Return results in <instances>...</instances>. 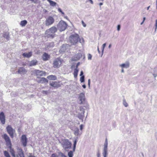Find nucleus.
<instances>
[{
  "instance_id": "nucleus-24",
  "label": "nucleus",
  "mask_w": 157,
  "mask_h": 157,
  "mask_svg": "<svg viewBox=\"0 0 157 157\" xmlns=\"http://www.w3.org/2000/svg\"><path fill=\"white\" fill-rule=\"evenodd\" d=\"M50 85L55 88H58L60 86V85L57 82H54L50 83Z\"/></svg>"
},
{
  "instance_id": "nucleus-21",
  "label": "nucleus",
  "mask_w": 157,
  "mask_h": 157,
  "mask_svg": "<svg viewBox=\"0 0 157 157\" xmlns=\"http://www.w3.org/2000/svg\"><path fill=\"white\" fill-rule=\"evenodd\" d=\"M37 61L36 59H34L29 61L28 64L29 66L32 67L36 65L37 64Z\"/></svg>"
},
{
  "instance_id": "nucleus-64",
  "label": "nucleus",
  "mask_w": 157,
  "mask_h": 157,
  "mask_svg": "<svg viewBox=\"0 0 157 157\" xmlns=\"http://www.w3.org/2000/svg\"><path fill=\"white\" fill-rule=\"evenodd\" d=\"M157 2V0H156V2Z\"/></svg>"
},
{
  "instance_id": "nucleus-17",
  "label": "nucleus",
  "mask_w": 157,
  "mask_h": 157,
  "mask_svg": "<svg viewBox=\"0 0 157 157\" xmlns=\"http://www.w3.org/2000/svg\"><path fill=\"white\" fill-rule=\"evenodd\" d=\"M82 133V131H80L77 128H76L74 130V134L76 136H80Z\"/></svg>"
},
{
  "instance_id": "nucleus-12",
  "label": "nucleus",
  "mask_w": 157,
  "mask_h": 157,
  "mask_svg": "<svg viewBox=\"0 0 157 157\" xmlns=\"http://www.w3.org/2000/svg\"><path fill=\"white\" fill-rule=\"evenodd\" d=\"M61 63V60L59 58H57L54 61L53 66L54 67H59Z\"/></svg>"
},
{
  "instance_id": "nucleus-5",
  "label": "nucleus",
  "mask_w": 157,
  "mask_h": 157,
  "mask_svg": "<svg viewBox=\"0 0 157 157\" xmlns=\"http://www.w3.org/2000/svg\"><path fill=\"white\" fill-rule=\"evenodd\" d=\"M67 26V24L65 21H61L57 25V29L60 31H63L66 29Z\"/></svg>"
},
{
  "instance_id": "nucleus-38",
  "label": "nucleus",
  "mask_w": 157,
  "mask_h": 157,
  "mask_svg": "<svg viewBox=\"0 0 157 157\" xmlns=\"http://www.w3.org/2000/svg\"><path fill=\"white\" fill-rule=\"evenodd\" d=\"M58 10L59 12L62 15H64V13L62 11L61 9L60 8H59L58 9Z\"/></svg>"
},
{
  "instance_id": "nucleus-28",
  "label": "nucleus",
  "mask_w": 157,
  "mask_h": 157,
  "mask_svg": "<svg viewBox=\"0 0 157 157\" xmlns=\"http://www.w3.org/2000/svg\"><path fill=\"white\" fill-rule=\"evenodd\" d=\"M27 24V21L26 20H24L21 21L20 25L21 27L25 26Z\"/></svg>"
},
{
  "instance_id": "nucleus-52",
  "label": "nucleus",
  "mask_w": 157,
  "mask_h": 157,
  "mask_svg": "<svg viewBox=\"0 0 157 157\" xmlns=\"http://www.w3.org/2000/svg\"><path fill=\"white\" fill-rule=\"evenodd\" d=\"M82 87L84 88H86V85L84 84V85H83L82 86Z\"/></svg>"
},
{
  "instance_id": "nucleus-57",
  "label": "nucleus",
  "mask_w": 157,
  "mask_h": 157,
  "mask_svg": "<svg viewBox=\"0 0 157 157\" xmlns=\"http://www.w3.org/2000/svg\"><path fill=\"white\" fill-rule=\"evenodd\" d=\"M150 6H148V7H147V10H148L149 9V8H150Z\"/></svg>"
},
{
  "instance_id": "nucleus-25",
  "label": "nucleus",
  "mask_w": 157,
  "mask_h": 157,
  "mask_svg": "<svg viewBox=\"0 0 157 157\" xmlns=\"http://www.w3.org/2000/svg\"><path fill=\"white\" fill-rule=\"evenodd\" d=\"M22 55L25 57L29 58L32 56V52H28L24 53L22 54Z\"/></svg>"
},
{
  "instance_id": "nucleus-39",
  "label": "nucleus",
  "mask_w": 157,
  "mask_h": 157,
  "mask_svg": "<svg viewBox=\"0 0 157 157\" xmlns=\"http://www.w3.org/2000/svg\"><path fill=\"white\" fill-rule=\"evenodd\" d=\"M58 10L59 12L62 15H64V13L62 11L61 9L60 8H59L58 9Z\"/></svg>"
},
{
  "instance_id": "nucleus-32",
  "label": "nucleus",
  "mask_w": 157,
  "mask_h": 157,
  "mask_svg": "<svg viewBox=\"0 0 157 157\" xmlns=\"http://www.w3.org/2000/svg\"><path fill=\"white\" fill-rule=\"evenodd\" d=\"M123 104L124 106L125 107H127L128 106V103H127L125 100L124 99H123Z\"/></svg>"
},
{
  "instance_id": "nucleus-37",
  "label": "nucleus",
  "mask_w": 157,
  "mask_h": 157,
  "mask_svg": "<svg viewBox=\"0 0 157 157\" xmlns=\"http://www.w3.org/2000/svg\"><path fill=\"white\" fill-rule=\"evenodd\" d=\"M80 81L81 82H83L84 81V76L82 75L80 78Z\"/></svg>"
},
{
  "instance_id": "nucleus-30",
  "label": "nucleus",
  "mask_w": 157,
  "mask_h": 157,
  "mask_svg": "<svg viewBox=\"0 0 157 157\" xmlns=\"http://www.w3.org/2000/svg\"><path fill=\"white\" fill-rule=\"evenodd\" d=\"M78 71V70L77 68H76L75 69L74 73V75L75 78H76L77 77Z\"/></svg>"
},
{
  "instance_id": "nucleus-22",
  "label": "nucleus",
  "mask_w": 157,
  "mask_h": 157,
  "mask_svg": "<svg viewBox=\"0 0 157 157\" xmlns=\"http://www.w3.org/2000/svg\"><path fill=\"white\" fill-rule=\"evenodd\" d=\"M42 59L44 61H47L50 58V56L46 53H44L42 56Z\"/></svg>"
},
{
  "instance_id": "nucleus-6",
  "label": "nucleus",
  "mask_w": 157,
  "mask_h": 157,
  "mask_svg": "<svg viewBox=\"0 0 157 157\" xmlns=\"http://www.w3.org/2000/svg\"><path fill=\"white\" fill-rule=\"evenodd\" d=\"M108 142L107 138H106L103 146L102 155L103 157H107L108 155Z\"/></svg>"
},
{
  "instance_id": "nucleus-26",
  "label": "nucleus",
  "mask_w": 157,
  "mask_h": 157,
  "mask_svg": "<svg viewBox=\"0 0 157 157\" xmlns=\"http://www.w3.org/2000/svg\"><path fill=\"white\" fill-rule=\"evenodd\" d=\"M50 4V6L53 7L56 6L57 5V3L55 2H54L51 0H47Z\"/></svg>"
},
{
  "instance_id": "nucleus-48",
  "label": "nucleus",
  "mask_w": 157,
  "mask_h": 157,
  "mask_svg": "<svg viewBox=\"0 0 157 157\" xmlns=\"http://www.w3.org/2000/svg\"><path fill=\"white\" fill-rule=\"evenodd\" d=\"M83 75V71H81V73H80V76H81L82 75Z\"/></svg>"
},
{
  "instance_id": "nucleus-51",
  "label": "nucleus",
  "mask_w": 157,
  "mask_h": 157,
  "mask_svg": "<svg viewBox=\"0 0 157 157\" xmlns=\"http://www.w3.org/2000/svg\"><path fill=\"white\" fill-rule=\"evenodd\" d=\"M97 50H98V53H100V51H99V48L98 47Z\"/></svg>"
},
{
  "instance_id": "nucleus-61",
  "label": "nucleus",
  "mask_w": 157,
  "mask_h": 157,
  "mask_svg": "<svg viewBox=\"0 0 157 157\" xmlns=\"http://www.w3.org/2000/svg\"><path fill=\"white\" fill-rule=\"evenodd\" d=\"M29 157H35V156H31Z\"/></svg>"
},
{
  "instance_id": "nucleus-29",
  "label": "nucleus",
  "mask_w": 157,
  "mask_h": 157,
  "mask_svg": "<svg viewBox=\"0 0 157 157\" xmlns=\"http://www.w3.org/2000/svg\"><path fill=\"white\" fill-rule=\"evenodd\" d=\"M47 78L50 80H55L57 78L55 76L52 75L48 76Z\"/></svg>"
},
{
  "instance_id": "nucleus-50",
  "label": "nucleus",
  "mask_w": 157,
  "mask_h": 157,
  "mask_svg": "<svg viewBox=\"0 0 157 157\" xmlns=\"http://www.w3.org/2000/svg\"><path fill=\"white\" fill-rule=\"evenodd\" d=\"M90 1V3L91 4H93V1H92V0H90L89 1Z\"/></svg>"
},
{
  "instance_id": "nucleus-3",
  "label": "nucleus",
  "mask_w": 157,
  "mask_h": 157,
  "mask_svg": "<svg viewBox=\"0 0 157 157\" xmlns=\"http://www.w3.org/2000/svg\"><path fill=\"white\" fill-rule=\"evenodd\" d=\"M79 39V35L77 33L71 35L69 37V41L71 45H75L78 43Z\"/></svg>"
},
{
  "instance_id": "nucleus-34",
  "label": "nucleus",
  "mask_w": 157,
  "mask_h": 157,
  "mask_svg": "<svg viewBox=\"0 0 157 157\" xmlns=\"http://www.w3.org/2000/svg\"><path fill=\"white\" fill-rule=\"evenodd\" d=\"M106 45V43H104V44L102 45V55H103V52H104V48H105V47Z\"/></svg>"
},
{
  "instance_id": "nucleus-8",
  "label": "nucleus",
  "mask_w": 157,
  "mask_h": 157,
  "mask_svg": "<svg viewBox=\"0 0 157 157\" xmlns=\"http://www.w3.org/2000/svg\"><path fill=\"white\" fill-rule=\"evenodd\" d=\"M84 113L85 110L84 109H81L79 110V111L77 115V117L82 122L83 121V118L84 117Z\"/></svg>"
},
{
  "instance_id": "nucleus-9",
  "label": "nucleus",
  "mask_w": 157,
  "mask_h": 157,
  "mask_svg": "<svg viewBox=\"0 0 157 157\" xmlns=\"http://www.w3.org/2000/svg\"><path fill=\"white\" fill-rule=\"evenodd\" d=\"M7 131L9 134L10 136L12 138H13V135L15 133V130L13 129L12 128L10 125H8L6 128Z\"/></svg>"
},
{
  "instance_id": "nucleus-40",
  "label": "nucleus",
  "mask_w": 157,
  "mask_h": 157,
  "mask_svg": "<svg viewBox=\"0 0 157 157\" xmlns=\"http://www.w3.org/2000/svg\"><path fill=\"white\" fill-rule=\"evenodd\" d=\"M68 46V45L67 44L63 45L62 46V48H63V51H64V48H65L66 47Z\"/></svg>"
},
{
  "instance_id": "nucleus-58",
  "label": "nucleus",
  "mask_w": 157,
  "mask_h": 157,
  "mask_svg": "<svg viewBox=\"0 0 157 157\" xmlns=\"http://www.w3.org/2000/svg\"><path fill=\"white\" fill-rule=\"evenodd\" d=\"M144 21H143L141 23H140V25H142L143 23H144Z\"/></svg>"
},
{
  "instance_id": "nucleus-43",
  "label": "nucleus",
  "mask_w": 157,
  "mask_h": 157,
  "mask_svg": "<svg viewBox=\"0 0 157 157\" xmlns=\"http://www.w3.org/2000/svg\"><path fill=\"white\" fill-rule=\"evenodd\" d=\"M4 38H5L7 40H8L9 39V37L8 36V35H4Z\"/></svg>"
},
{
  "instance_id": "nucleus-23",
  "label": "nucleus",
  "mask_w": 157,
  "mask_h": 157,
  "mask_svg": "<svg viewBox=\"0 0 157 157\" xmlns=\"http://www.w3.org/2000/svg\"><path fill=\"white\" fill-rule=\"evenodd\" d=\"M17 72L20 74H24L26 73L27 71L23 67H20L19 69Z\"/></svg>"
},
{
  "instance_id": "nucleus-15",
  "label": "nucleus",
  "mask_w": 157,
  "mask_h": 157,
  "mask_svg": "<svg viewBox=\"0 0 157 157\" xmlns=\"http://www.w3.org/2000/svg\"><path fill=\"white\" fill-rule=\"evenodd\" d=\"M27 138L25 135H23L21 136V142L24 147H26L27 144Z\"/></svg>"
},
{
  "instance_id": "nucleus-35",
  "label": "nucleus",
  "mask_w": 157,
  "mask_h": 157,
  "mask_svg": "<svg viewBox=\"0 0 157 157\" xmlns=\"http://www.w3.org/2000/svg\"><path fill=\"white\" fill-rule=\"evenodd\" d=\"M84 125L83 124H81L79 126V130L81 131H82V130L84 128Z\"/></svg>"
},
{
  "instance_id": "nucleus-33",
  "label": "nucleus",
  "mask_w": 157,
  "mask_h": 157,
  "mask_svg": "<svg viewBox=\"0 0 157 157\" xmlns=\"http://www.w3.org/2000/svg\"><path fill=\"white\" fill-rule=\"evenodd\" d=\"M4 154L6 157H10L9 153L6 151H4Z\"/></svg>"
},
{
  "instance_id": "nucleus-10",
  "label": "nucleus",
  "mask_w": 157,
  "mask_h": 157,
  "mask_svg": "<svg viewBox=\"0 0 157 157\" xmlns=\"http://www.w3.org/2000/svg\"><path fill=\"white\" fill-rule=\"evenodd\" d=\"M54 21V19L51 17H48L45 21V25L46 26H48L52 25Z\"/></svg>"
},
{
  "instance_id": "nucleus-55",
  "label": "nucleus",
  "mask_w": 157,
  "mask_h": 157,
  "mask_svg": "<svg viewBox=\"0 0 157 157\" xmlns=\"http://www.w3.org/2000/svg\"><path fill=\"white\" fill-rule=\"evenodd\" d=\"M88 86L89 88H90V83L88 82Z\"/></svg>"
},
{
  "instance_id": "nucleus-27",
  "label": "nucleus",
  "mask_w": 157,
  "mask_h": 157,
  "mask_svg": "<svg viewBox=\"0 0 157 157\" xmlns=\"http://www.w3.org/2000/svg\"><path fill=\"white\" fill-rule=\"evenodd\" d=\"M154 77L157 76V67H155L153 69V71L151 72Z\"/></svg>"
},
{
  "instance_id": "nucleus-18",
  "label": "nucleus",
  "mask_w": 157,
  "mask_h": 157,
  "mask_svg": "<svg viewBox=\"0 0 157 157\" xmlns=\"http://www.w3.org/2000/svg\"><path fill=\"white\" fill-rule=\"evenodd\" d=\"M37 78H38L37 79V82L39 83H47L48 82V80L46 78H38L37 77Z\"/></svg>"
},
{
  "instance_id": "nucleus-14",
  "label": "nucleus",
  "mask_w": 157,
  "mask_h": 157,
  "mask_svg": "<svg viewBox=\"0 0 157 157\" xmlns=\"http://www.w3.org/2000/svg\"><path fill=\"white\" fill-rule=\"evenodd\" d=\"M36 75L38 76H44L46 75V73L42 71H40L39 70H35L34 71Z\"/></svg>"
},
{
  "instance_id": "nucleus-16",
  "label": "nucleus",
  "mask_w": 157,
  "mask_h": 157,
  "mask_svg": "<svg viewBox=\"0 0 157 157\" xmlns=\"http://www.w3.org/2000/svg\"><path fill=\"white\" fill-rule=\"evenodd\" d=\"M82 56L81 53H78L75 55V56L72 58L71 60L72 61H76L79 60Z\"/></svg>"
},
{
  "instance_id": "nucleus-56",
  "label": "nucleus",
  "mask_w": 157,
  "mask_h": 157,
  "mask_svg": "<svg viewBox=\"0 0 157 157\" xmlns=\"http://www.w3.org/2000/svg\"><path fill=\"white\" fill-rule=\"evenodd\" d=\"M145 19H146V18H145V17H144L143 18V21H144H144H145Z\"/></svg>"
},
{
  "instance_id": "nucleus-41",
  "label": "nucleus",
  "mask_w": 157,
  "mask_h": 157,
  "mask_svg": "<svg viewBox=\"0 0 157 157\" xmlns=\"http://www.w3.org/2000/svg\"><path fill=\"white\" fill-rule=\"evenodd\" d=\"M88 60H91V59L92 56L90 54H88Z\"/></svg>"
},
{
  "instance_id": "nucleus-49",
  "label": "nucleus",
  "mask_w": 157,
  "mask_h": 157,
  "mask_svg": "<svg viewBox=\"0 0 157 157\" xmlns=\"http://www.w3.org/2000/svg\"><path fill=\"white\" fill-rule=\"evenodd\" d=\"M103 4V3L102 2L100 3L99 4V5L100 6H101Z\"/></svg>"
},
{
  "instance_id": "nucleus-11",
  "label": "nucleus",
  "mask_w": 157,
  "mask_h": 157,
  "mask_svg": "<svg viewBox=\"0 0 157 157\" xmlns=\"http://www.w3.org/2000/svg\"><path fill=\"white\" fill-rule=\"evenodd\" d=\"M77 143V141L76 140H75L74 143L73 144V150L72 151H70L68 153L67 155L69 157H73V153L75 151L76 145Z\"/></svg>"
},
{
  "instance_id": "nucleus-19",
  "label": "nucleus",
  "mask_w": 157,
  "mask_h": 157,
  "mask_svg": "<svg viewBox=\"0 0 157 157\" xmlns=\"http://www.w3.org/2000/svg\"><path fill=\"white\" fill-rule=\"evenodd\" d=\"M5 116L3 112L0 113V120L1 123L4 124L5 123Z\"/></svg>"
},
{
  "instance_id": "nucleus-63",
  "label": "nucleus",
  "mask_w": 157,
  "mask_h": 157,
  "mask_svg": "<svg viewBox=\"0 0 157 157\" xmlns=\"http://www.w3.org/2000/svg\"><path fill=\"white\" fill-rule=\"evenodd\" d=\"M156 9H157V6H156Z\"/></svg>"
},
{
  "instance_id": "nucleus-13",
  "label": "nucleus",
  "mask_w": 157,
  "mask_h": 157,
  "mask_svg": "<svg viewBox=\"0 0 157 157\" xmlns=\"http://www.w3.org/2000/svg\"><path fill=\"white\" fill-rule=\"evenodd\" d=\"M78 99L80 104L83 103L85 100L84 93H80L79 95Z\"/></svg>"
},
{
  "instance_id": "nucleus-53",
  "label": "nucleus",
  "mask_w": 157,
  "mask_h": 157,
  "mask_svg": "<svg viewBox=\"0 0 157 157\" xmlns=\"http://www.w3.org/2000/svg\"><path fill=\"white\" fill-rule=\"evenodd\" d=\"M111 46H112V45H111V44H109V47H108L109 48H111Z\"/></svg>"
},
{
  "instance_id": "nucleus-60",
  "label": "nucleus",
  "mask_w": 157,
  "mask_h": 157,
  "mask_svg": "<svg viewBox=\"0 0 157 157\" xmlns=\"http://www.w3.org/2000/svg\"><path fill=\"white\" fill-rule=\"evenodd\" d=\"M34 0H31V1H32L33 2H34V3H35V2H34Z\"/></svg>"
},
{
  "instance_id": "nucleus-44",
  "label": "nucleus",
  "mask_w": 157,
  "mask_h": 157,
  "mask_svg": "<svg viewBox=\"0 0 157 157\" xmlns=\"http://www.w3.org/2000/svg\"><path fill=\"white\" fill-rule=\"evenodd\" d=\"M121 26L120 25H118L117 26V30L118 31H119L120 29Z\"/></svg>"
},
{
  "instance_id": "nucleus-2",
  "label": "nucleus",
  "mask_w": 157,
  "mask_h": 157,
  "mask_svg": "<svg viewBox=\"0 0 157 157\" xmlns=\"http://www.w3.org/2000/svg\"><path fill=\"white\" fill-rule=\"evenodd\" d=\"M57 31V28L55 26H53L46 30L45 32V35L48 37L53 38L55 35V33Z\"/></svg>"
},
{
  "instance_id": "nucleus-59",
  "label": "nucleus",
  "mask_w": 157,
  "mask_h": 157,
  "mask_svg": "<svg viewBox=\"0 0 157 157\" xmlns=\"http://www.w3.org/2000/svg\"><path fill=\"white\" fill-rule=\"evenodd\" d=\"M88 82L90 83V79H89L88 80Z\"/></svg>"
},
{
  "instance_id": "nucleus-46",
  "label": "nucleus",
  "mask_w": 157,
  "mask_h": 157,
  "mask_svg": "<svg viewBox=\"0 0 157 157\" xmlns=\"http://www.w3.org/2000/svg\"><path fill=\"white\" fill-rule=\"evenodd\" d=\"M155 30H156L157 28V19L155 21Z\"/></svg>"
},
{
  "instance_id": "nucleus-62",
  "label": "nucleus",
  "mask_w": 157,
  "mask_h": 157,
  "mask_svg": "<svg viewBox=\"0 0 157 157\" xmlns=\"http://www.w3.org/2000/svg\"><path fill=\"white\" fill-rule=\"evenodd\" d=\"M44 92H46V91H43Z\"/></svg>"
},
{
  "instance_id": "nucleus-54",
  "label": "nucleus",
  "mask_w": 157,
  "mask_h": 157,
  "mask_svg": "<svg viewBox=\"0 0 157 157\" xmlns=\"http://www.w3.org/2000/svg\"><path fill=\"white\" fill-rule=\"evenodd\" d=\"M79 63H78L77 64V65H76V68H77V67H78V66L79 65Z\"/></svg>"
},
{
  "instance_id": "nucleus-20",
  "label": "nucleus",
  "mask_w": 157,
  "mask_h": 157,
  "mask_svg": "<svg viewBox=\"0 0 157 157\" xmlns=\"http://www.w3.org/2000/svg\"><path fill=\"white\" fill-rule=\"evenodd\" d=\"M18 154L17 155V157H24L23 153L21 149L19 148L17 149Z\"/></svg>"
},
{
  "instance_id": "nucleus-36",
  "label": "nucleus",
  "mask_w": 157,
  "mask_h": 157,
  "mask_svg": "<svg viewBox=\"0 0 157 157\" xmlns=\"http://www.w3.org/2000/svg\"><path fill=\"white\" fill-rule=\"evenodd\" d=\"M59 155L60 157H67L63 153L61 152H59Z\"/></svg>"
},
{
  "instance_id": "nucleus-47",
  "label": "nucleus",
  "mask_w": 157,
  "mask_h": 157,
  "mask_svg": "<svg viewBox=\"0 0 157 157\" xmlns=\"http://www.w3.org/2000/svg\"><path fill=\"white\" fill-rule=\"evenodd\" d=\"M63 16L64 17V18H65L66 19H67V20H69L68 17L67 16H64V15H63Z\"/></svg>"
},
{
  "instance_id": "nucleus-1",
  "label": "nucleus",
  "mask_w": 157,
  "mask_h": 157,
  "mask_svg": "<svg viewBox=\"0 0 157 157\" xmlns=\"http://www.w3.org/2000/svg\"><path fill=\"white\" fill-rule=\"evenodd\" d=\"M3 138L5 140L6 144L8 147L10 149V152L13 157H15V155L13 149L11 148V143L10 139L7 135L5 134L3 135Z\"/></svg>"
},
{
  "instance_id": "nucleus-31",
  "label": "nucleus",
  "mask_w": 157,
  "mask_h": 157,
  "mask_svg": "<svg viewBox=\"0 0 157 157\" xmlns=\"http://www.w3.org/2000/svg\"><path fill=\"white\" fill-rule=\"evenodd\" d=\"M59 153H54L51 155L50 157H59Z\"/></svg>"
},
{
  "instance_id": "nucleus-42",
  "label": "nucleus",
  "mask_w": 157,
  "mask_h": 157,
  "mask_svg": "<svg viewBox=\"0 0 157 157\" xmlns=\"http://www.w3.org/2000/svg\"><path fill=\"white\" fill-rule=\"evenodd\" d=\"M81 22H82V26H83V27H85L86 26V25L85 23H84V22L83 21H81Z\"/></svg>"
},
{
  "instance_id": "nucleus-45",
  "label": "nucleus",
  "mask_w": 157,
  "mask_h": 157,
  "mask_svg": "<svg viewBox=\"0 0 157 157\" xmlns=\"http://www.w3.org/2000/svg\"><path fill=\"white\" fill-rule=\"evenodd\" d=\"M97 157H101L100 153L99 152L97 153Z\"/></svg>"
},
{
  "instance_id": "nucleus-4",
  "label": "nucleus",
  "mask_w": 157,
  "mask_h": 157,
  "mask_svg": "<svg viewBox=\"0 0 157 157\" xmlns=\"http://www.w3.org/2000/svg\"><path fill=\"white\" fill-rule=\"evenodd\" d=\"M60 143L65 150H66L67 149L70 148L71 147V143L67 139L62 140Z\"/></svg>"
},
{
  "instance_id": "nucleus-7",
  "label": "nucleus",
  "mask_w": 157,
  "mask_h": 157,
  "mask_svg": "<svg viewBox=\"0 0 157 157\" xmlns=\"http://www.w3.org/2000/svg\"><path fill=\"white\" fill-rule=\"evenodd\" d=\"M130 63L128 61H127L120 64L119 67L121 68V72L122 73H124V69H127L129 68L130 67Z\"/></svg>"
}]
</instances>
